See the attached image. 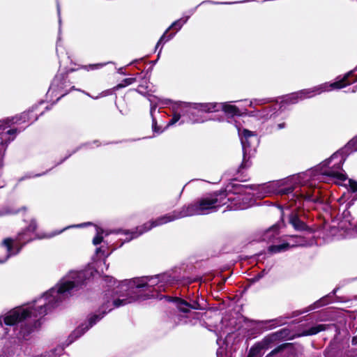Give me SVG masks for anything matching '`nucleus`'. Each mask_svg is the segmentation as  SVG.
Listing matches in <instances>:
<instances>
[{"label":"nucleus","instance_id":"412c9836","mask_svg":"<svg viewBox=\"0 0 357 357\" xmlns=\"http://www.w3.org/2000/svg\"><path fill=\"white\" fill-rule=\"evenodd\" d=\"M220 109H222L227 115H229L231 117L235 116H241V111L239 108L234 105L229 103H222L219 104Z\"/></svg>","mask_w":357,"mask_h":357},{"label":"nucleus","instance_id":"72a5a7b5","mask_svg":"<svg viewBox=\"0 0 357 357\" xmlns=\"http://www.w3.org/2000/svg\"><path fill=\"white\" fill-rule=\"evenodd\" d=\"M357 69V68L354 70H351L348 73H347L346 74L344 75V76L342 77H344L347 74H349L346 79V82H348V84L347 85L349 86L350 84H352L354 83H355L356 82H357V75H356L354 74V71Z\"/></svg>","mask_w":357,"mask_h":357},{"label":"nucleus","instance_id":"8fccbe9b","mask_svg":"<svg viewBox=\"0 0 357 357\" xmlns=\"http://www.w3.org/2000/svg\"><path fill=\"white\" fill-rule=\"evenodd\" d=\"M155 109H156V106H155V105H152V106L151 107V109H150V114H151V119H152L153 117H154V116H153V112H155Z\"/></svg>","mask_w":357,"mask_h":357},{"label":"nucleus","instance_id":"9d476101","mask_svg":"<svg viewBox=\"0 0 357 357\" xmlns=\"http://www.w3.org/2000/svg\"><path fill=\"white\" fill-rule=\"evenodd\" d=\"M241 141L243 148V158L239 169H244L250 166L248 164L249 158H246V153L245 149L247 147H250L253 141H257V135L255 132L245 128L242 131Z\"/></svg>","mask_w":357,"mask_h":357},{"label":"nucleus","instance_id":"f3484780","mask_svg":"<svg viewBox=\"0 0 357 357\" xmlns=\"http://www.w3.org/2000/svg\"><path fill=\"white\" fill-rule=\"evenodd\" d=\"M38 119V114L33 108L29 109L20 114L19 116L15 117V123L22 122L29 123V125L33 123Z\"/></svg>","mask_w":357,"mask_h":357},{"label":"nucleus","instance_id":"cd10ccee","mask_svg":"<svg viewBox=\"0 0 357 357\" xmlns=\"http://www.w3.org/2000/svg\"><path fill=\"white\" fill-rule=\"evenodd\" d=\"M291 248V244L289 243H284L280 245H272L268 248V251L269 253L275 254L282 252L287 250Z\"/></svg>","mask_w":357,"mask_h":357},{"label":"nucleus","instance_id":"c03bdc74","mask_svg":"<svg viewBox=\"0 0 357 357\" xmlns=\"http://www.w3.org/2000/svg\"><path fill=\"white\" fill-rule=\"evenodd\" d=\"M319 194L320 192L314 193L312 202L318 204H323L324 202V198Z\"/></svg>","mask_w":357,"mask_h":357},{"label":"nucleus","instance_id":"20e7f679","mask_svg":"<svg viewBox=\"0 0 357 357\" xmlns=\"http://www.w3.org/2000/svg\"><path fill=\"white\" fill-rule=\"evenodd\" d=\"M75 71V69L71 68L65 72H59L54 76L50 90L59 96L58 100L68 94L71 91L77 90L75 86L73 85L74 82L71 80L70 76Z\"/></svg>","mask_w":357,"mask_h":357},{"label":"nucleus","instance_id":"1a4fd4ad","mask_svg":"<svg viewBox=\"0 0 357 357\" xmlns=\"http://www.w3.org/2000/svg\"><path fill=\"white\" fill-rule=\"evenodd\" d=\"M162 225H163V223L160 217H159L154 220H150L140 226L137 227L135 230H126L124 231V234L126 235L129 234L130 236L129 238L127 237L125 241H130L132 239L137 238L143 234L150 231L152 228Z\"/></svg>","mask_w":357,"mask_h":357},{"label":"nucleus","instance_id":"864d4df0","mask_svg":"<svg viewBox=\"0 0 357 357\" xmlns=\"http://www.w3.org/2000/svg\"><path fill=\"white\" fill-rule=\"evenodd\" d=\"M262 277V274L261 273H259L256 277H255V279L256 280H259V278H261Z\"/></svg>","mask_w":357,"mask_h":357},{"label":"nucleus","instance_id":"f257e3e1","mask_svg":"<svg viewBox=\"0 0 357 357\" xmlns=\"http://www.w3.org/2000/svg\"><path fill=\"white\" fill-rule=\"evenodd\" d=\"M119 290H108L105 296L118 295L119 298L113 301V305L119 307L139 300H146L156 295L150 294L153 288L144 282L143 279H135L127 283H122L119 287Z\"/></svg>","mask_w":357,"mask_h":357},{"label":"nucleus","instance_id":"4c0bfd02","mask_svg":"<svg viewBox=\"0 0 357 357\" xmlns=\"http://www.w3.org/2000/svg\"><path fill=\"white\" fill-rule=\"evenodd\" d=\"M316 192L319 193V190L313 189L312 190V192H307L305 194H301V196L303 199H305L306 201L312 202L314 193H316Z\"/></svg>","mask_w":357,"mask_h":357},{"label":"nucleus","instance_id":"7c9ffc66","mask_svg":"<svg viewBox=\"0 0 357 357\" xmlns=\"http://www.w3.org/2000/svg\"><path fill=\"white\" fill-rule=\"evenodd\" d=\"M293 343H283L282 344H280L277 347H275L274 349H273L266 357H272L273 356L284 351V349L292 347Z\"/></svg>","mask_w":357,"mask_h":357},{"label":"nucleus","instance_id":"2eb2a0df","mask_svg":"<svg viewBox=\"0 0 357 357\" xmlns=\"http://www.w3.org/2000/svg\"><path fill=\"white\" fill-rule=\"evenodd\" d=\"M355 151H357V135L351 139L343 148L334 153L328 159V162L335 160L340 154L344 153L348 156Z\"/></svg>","mask_w":357,"mask_h":357},{"label":"nucleus","instance_id":"37998d69","mask_svg":"<svg viewBox=\"0 0 357 357\" xmlns=\"http://www.w3.org/2000/svg\"><path fill=\"white\" fill-rule=\"evenodd\" d=\"M349 189L352 192H357V181L354 179H349Z\"/></svg>","mask_w":357,"mask_h":357},{"label":"nucleus","instance_id":"5701e85b","mask_svg":"<svg viewBox=\"0 0 357 357\" xmlns=\"http://www.w3.org/2000/svg\"><path fill=\"white\" fill-rule=\"evenodd\" d=\"M195 108L198 109L202 112L209 113L219 111L220 105L216 102L199 103L197 104V106Z\"/></svg>","mask_w":357,"mask_h":357},{"label":"nucleus","instance_id":"e433bc0d","mask_svg":"<svg viewBox=\"0 0 357 357\" xmlns=\"http://www.w3.org/2000/svg\"><path fill=\"white\" fill-rule=\"evenodd\" d=\"M3 244L5 245V247L7 249V251L8 252H13V249L14 247H16L15 246V241H14L12 238H5L3 241Z\"/></svg>","mask_w":357,"mask_h":357},{"label":"nucleus","instance_id":"a19ab883","mask_svg":"<svg viewBox=\"0 0 357 357\" xmlns=\"http://www.w3.org/2000/svg\"><path fill=\"white\" fill-rule=\"evenodd\" d=\"M152 130L153 133L160 134L163 132L162 128L158 125L157 120L155 117L152 118Z\"/></svg>","mask_w":357,"mask_h":357},{"label":"nucleus","instance_id":"de8ad7c7","mask_svg":"<svg viewBox=\"0 0 357 357\" xmlns=\"http://www.w3.org/2000/svg\"><path fill=\"white\" fill-rule=\"evenodd\" d=\"M285 127H286L285 122L280 123L276 125V130H279L284 128Z\"/></svg>","mask_w":357,"mask_h":357},{"label":"nucleus","instance_id":"aec40b11","mask_svg":"<svg viewBox=\"0 0 357 357\" xmlns=\"http://www.w3.org/2000/svg\"><path fill=\"white\" fill-rule=\"evenodd\" d=\"M278 342L273 333L265 336L261 341L258 342L254 344L260 351L264 349H267L272 346L275 342Z\"/></svg>","mask_w":357,"mask_h":357},{"label":"nucleus","instance_id":"393cba45","mask_svg":"<svg viewBox=\"0 0 357 357\" xmlns=\"http://www.w3.org/2000/svg\"><path fill=\"white\" fill-rule=\"evenodd\" d=\"M273 334L278 341L282 340H293L294 337H297V335H291V330L287 328H282L274 332Z\"/></svg>","mask_w":357,"mask_h":357},{"label":"nucleus","instance_id":"f8f14e48","mask_svg":"<svg viewBox=\"0 0 357 357\" xmlns=\"http://www.w3.org/2000/svg\"><path fill=\"white\" fill-rule=\"evenodd\" d=\"M347 155L344 153L338 155L337 158L335 159H339V161L333 165L332 168L326 169L324 172V176L335 178L339 181H344L347 180V176L346 174L337 172L338 169H342V165L347 159Z\"/></svg>","mask_w":357,"mask_h":357},{"label":"nucleus","instance_id":"49530a36","mask_svg":"<svg viewBox=\"0 0 357 357\" xmlns=\"http://www.w3.org/2000/svg\"><path fill=\"white\" fill-rule=\"evenodd\" d=\"M279 229V225L278 224H275L267 230V232L273 231V234H277L278 233Z\"/></svg>","mask_w":357,"mask_h":357},{"label":"nucleus","instance_id":"6ab92c4d","mask_svg":"<svg viewBox=\"0 0 357 357\" xmlns=\"http://www.w3.org/2000/svg\"><path fill=\"white\" fill-rule=\"evenodd\" d=\"M247 189L255 190L252 185H242L239 183H230L227 185V192L233 194H243L246 192Z\"/></svg>","mask_w":357,"mask_h":357},{"label":"nucleus","instance_id":"c756f323","mask_svg":"<svg viewBox=\"0 0 357 357\" xmlns=\"http://www.w3.org/2000/svg\"><path fill=\"white\" fill-rule=\"evenodd\" d=\"M106 313L107 311L104 310L99 314H93L89 319V326H86L83 330H88L89 327H92L97 321L100 320Z\"/></svg>","mask_w":357,"mask_h":357},{"label":"nucleus","instance_id":"5fc2aeb1","mask_svg":"<svg viewBox=\"0 0 357 357\" xmlns=\"http://www.w3.org/2000/svg\"><path fill=\"white\" fill-rule=\"evenodd\" d=\"M75 332L78 333L79 332V329H77Z\"/></svg>","mask_w":357,"mask_h":357},{"label":"nucleus","instance_id":"79ce46f5","mask_svg":"<svg viewBox=\"0 0 357 357\" xmlns=\"http://www.w3.org/2000/svg\"><path fill=\"white\" fill-rule=\"evenodd\" d=\"M181 115L180 113L174 112V114L172 115V119L168 122L167 126H172L174 123H176L181 119Z\"/></svg>","mask_w":357,"mask_h":357},{"label":"nucleus","instance_id":"58836bf2","mask_svg":"<svg viewBox=\"0 0 357 357\" xmlns=\"http://www.w3.org/2000/svg\"><path fill=\"white\" fill-rule=\"evenodd\" d=\"M262 353L254 345L251 347L247 357H261Z\"/></svg>","mask_w":357,"mask_h":357},{"label":"nucleus","instance_id":"7ed1b4c3","mask_svg":"<svg viewBox=\"0 0 357 357\" xmlns=\"http://www.w3.org/2000/svg\"><path fill=\"white\" fill-rule=\"evenodd\" d=\"M227 190H216L206 194L195 202L185 206L188 216L208 215L217 212L229 202Z\"/></svg>","mask_w":357,"mask_h":357},{"label":"nucleus","instance_id":"a18cd8bd","mask_svg":"<svg viewBox=\"0 0 357 357\" xmlns=\"http://www.w3.org/2000/svg\"><path fill=\"white\" fill-rule=\"evenodd\" d=\"M103 241V237L101 234H98L93 239V243L95 245L100 244Z\"/></svg>","mask_w":357,"mask_h":357},{"label":"nucleus","instance_id":"9b49d317","mask_svg":"<svg viewBox=\"0 0 357 357\" xmlns=\"http://www.w3.org/2000/svg\"><path fill=\"white\" fill-rule=\"evenodd\" d=\"M61 232V231L56 232V233H52V234H36L35 238H32L29 235V232L26 231L25 230L22 231V232L19 233L15 238V246L17 248V252L16 253L19 252L20 250L22 249V248L28 243L29 242L33 241L35 238L38 239H43V238H50L53 236H54L56 234H59Z\"/></svg>","mask_w":357,"mask_h":357},{"label":"nucleus","instance_id":"4468645a","mask_svg":"<svg viewBox=\"0 0 357 357\" xmlns=\"http://www.w3.org/2000/svg\"><path fill=\"white\" fill-rule=\"evenodd\" d=\"M289 222L296 231H305L314 233V230L303 221L296 213H291L289 216Z\"/></svg>","mask_w":357,"mask_h":357},{"label":"nucleus","instance_id":"b1692460","mask_svg":"<svg viewBox=\"0 0 357 357\" xmlns=\"http://www.w3.org/2000/svg\"><path fill=\"white\" fill-rule=\"evenodd\" d=\"M299 100H301V96L298 92L291 93L289 96H287L284 99L281 100V102H280V108L285 109L286 107L289 105L296 104Z\"/></svg>","mask_w":357,"mask_h":357},{"label":"nucleus","instance_id":"c9c22d12","mask_svg":"<svg viewBox=\"0 0 357 357\" xmlns=\"http://www.w3.org/2000/svg\"><path fill=\"white\" fill-rule=\"evenodd\" d=\"M294 185H289L287 187H283L280 188L278 190V194L280 195H287L289 194H291L294 191Z\"/></svg>","mask_w":357,"mask_h":357},{"label":"nucleus","instance_id":"39448f33","mask_svg":"<svg viewBox=\"0 0 357 357\" xmlns=\"http://www.w3.org/2000/svg\"><path fill=\"white\" fill-rule=\"evenodd\" d=\"M349 75V74H347L344 77L341 78L337 77V80L332 83L325 82L313 88L303 89L298 91L301 100L312 98L323 92L331 91L332 90H339L346 87L348 84V82H346V79Z\"/></svg>","mask_w":357,"mask_h":357},{"label":"nucleus","instance_id":"ddd939ff","mask_svg":"<svg viewBox=\"0 0 357 357\" xmlns=\"http://www.w3.org/2000/svg\"><path fill=\"white\" fill-rule=\"evenodd\" d=\"M187 19H178L172 24V25L165 31L160 40L157 43L156 48L161 44L172 39L176 33L181 29L183 24L186 22Z\"/></svg>","mask_w":357,"mask_h":357},{"label":"nucleus","instance_id":"f704fd0d","mask_svg":"<svg viewBox=\"0 0 357 357\" xmlns=\"http://www.w3.org/2000/svg\"><path fill=\"white\" fill-rule=\"evenodd\" d=\"M109 62H107V63H94V64H89V65H87V66H82V68H84V70H97V69H99V68H101L102 67H104L105 66H106L107 63H109Z\"/></svg>","mask_w":357,"mask_h":357},{"label":"nucleus","instance_id":"0eeeda50","mask_svg":"<svg viewBox=\"0 0 357 357\" xmlns=\"http://www.w3.org/2000/svg\"><path fill=\"white\" fill-rule=\"evenodd\" d=\"M165 298L168 302L174 303L178 311L183 314L190 313L191 310H204L206 309V305L201 303L199 298L190 302L177 296H167Z\"/></svg>","mask_w":357,"mask_h":357},{"label":"nucleus","instance_id":"6e6552de","mask_svg":"<svg viewBox=\"0 0 357 357\" xmlns=\"http://www.w3.org/2000/svg\"><path fill=\"white\" fill-rule=\"evenodd\" d=\"M32 314L33 312L30 309L17 307L10 310L4 316L3 323L6 326H13L31 317Z\"/></svg>","mask_w":357,"mask_h":357},{"label":"nucleus","instance_id":"a878e982","mask_svg":"<svg viewBox=\"0 0 357 357\" xmlns=\"http://www.w3.org/2000/svg\"><path fill=\"white\" fill-rule=\"evenodd\" d=\"M40 320H36L33 324H25L22 325L21 327L20 333L23 335V337L28 336L30 335L35 329L40 327Z\"/></svg>","mask_w":357,"mask_h":357},{"label":"nucleus","instance_id":"bb28decb","mask_svg":"<svg viewBox=\"0 0 357 357\" xmlns=\"http://www.w3.org/2000/svg\"><path fill=\"white\" fill-rule=\"evenodd\" d=\"M290 238L293 241L292 245H291V248L297 246L306 247L309 245V242L307 239L303 236L291 235L290 236Z\"/></svg>","mask_w":357,"mask_h":357},{"label":"nucleus","instance_id":"f03ea898","mask_svg":"<svg viewBox=\"0 0 357 357\" xmlns=\"http://www.w3.org/2000/svg\"><path fill=\"white\" fill-rule=\"evenodd\" d=\"M91 278H92V273L89 271H81L75 273L72 275V280L66 281L59 285L56 296H52L47 303L38 307L36 310V314L34 316L37 317L38 314L44 316L47 314L48 311L59 305V303L61 302L60 296L61 295L65 294H71L73 291L79 290L86 285V281L90 280Z\"/></svg>","mask_w":357,"mask_h":357},{"label":"nucleus","instance_id":"09e8293b","mask_svg":"<svg viewBox=\"0 0 357 357\" xmlns=\"http://www.w3.org/2000/svg\"><path fill=\"white\" fill-rule=\"evenodd\" d=\"M181 112L184 114V112L188 113H193V111L191 108L188 107H185V108H181Z\"/></svg>","mask_w":357,"mask_h":357},{"label":"nucleus","instance_id":"a211bd4d","mask_svg":"<svg viewBox=\"0 0 357 357\" xmlns=\"http://www.w3.org/2000/svg\"><path fill=\"white\" fill-rule=\"evenodd\" d=\"M255 322L266 331L272 330L285 324L282 317L264 321H255Z\"/></svg>","mask_w":357,"mask_h":357},{"label":"nucleus","instance_id":"c85d7f7f","mask_svg":"<svg viewBox=\"0 0 357 357\" xmlns=\"http://www.w3.org/2000/svg\"><path fill=\"white\" fill-rule=\"evenodd\" d=\"M326 304H327V303L326 301L325 298H320L319 300L317 301L312 305H309L307 307H306V308L303 309L302 311L299 312L298 314H301L313 310L316 308H319L321 306H324Z\"/></svg>","mask_w":357,"mask_h":357},{"label":"nucleus","instance_id":"423d86ee","mask_svg":"<svg viewBox=\"0 0 357 357\" xmlns=\"http://www.w3.org/2000/svg\"><path fill=\"white\" fill-rule=\"evenodd\" d=\"M5 126L0 125V177L3 172V158L8 144L13 141L20 132L17 128H11L5 131Z\"/></svg>","mask_w":357,"mask_h":357},{"label":"nucleus","instance_id":"473e14b6","mask_svg":"<svg viewBox=\"0 0 357 357\" xmlns=\"http://www.w3.org/2000/svg\"><path fill=\"white\" fill-rule=\"evenodd\" d=\"M137 79L135 77H129L125 78L122 80V82L118 84L114 89H119L126 87V86L130 85L136 82Z\"/></svg>","mask_w":357,"mask_h":357},{"label":"nucleus","instance_id":"ea45409f","mask_svg":"<svg viewBox=\"0 0 357 357\" xmlns=\"http://www.w3.org/2000/svg\"><path fill=\"white\" fill-rule=\"evenodd\" d=\"M38 228V224L35 219L31 220L29 225L26 227V228L24 229L27 232H31L34 233Z\"/></svg>","mask_w":357,"mask_h":357},{"label":"nucleus","instance_id":"6e6d98bb","mask_svg":"<svg viewBox=\"0 0 357 357\" xmlns=\"http://www.w3.org/2000/svg\"><path fill=\"white\" fill-rule=\"evenodd\" d=\"M0 326H3V324H2V321L0 319Z\"/></svg>","mask_w":357,"mask_h":357},{"label":"nucleus","instance_id":"4be33fe9","mask_svg":"<svg viewBox=\"0 0 357 357\" xmlns=\"http://www.w3.org/2000/svg\"><path fill=\"white\" fill-rule=\"evenodd\" d=\"M328 328V325L326 324H317L314 326H312L307 330L303 331L301 333L297 335V337L302 336H310L314 335L319 332L324 331Z\"/></svg>","mask_w":357,"mask_h":357},{"label":"nucleus","instance_id":"dca6fc26","mask_svg":"<svg viewBox=\"0 0 357 357\" xmlns=\"http://www.w3.org/2000/svg\"><path fill=\"white\" fill-rule=\"evenodd\" d=\"M185 217H188V214L185 206H183L179 210H175L172 211V213H171L165 214L162 216H160V218L162 220V223L165 224Z\"/></svg>","mask_w":357,"mask_h":357},{"label":"nucleus","instance_id":"3c124183","mask_svg":"<svg viewBox=\"0 0 357 357\" xmlns=\"http://www.w3.org/2000/svg\"><path fill=\"white\" fill-rule=\"evenodd\" d=\"M351 343L353 345H355L357 344V337H354L352 338Z\"/></svg>","mask_w":357,"mask_h":357},{"label":"nucleus","instance_id":"2f4dec72","mask_svg":"<svg viewBox=\"0 0 357 357\" xmlns=\"http://www.w3.org/2000/svg\"><path fill=\"white\" fill-rule=\"evenodd\" d=\"M293 343H283L282 344H280L277 347H275L274 349H273L266 357H272L273 356L284 351V349L292 347Z\"/></svg>","mask_w":357,"mask_h":357},{"label":"nucleus","instance_id":"603ef678","mask_svg":"<svg viewBox=\"0 0 357 357\" xmlns=\"http://www.w3.org/2000/svg\"><path fill=\"white\" fill-rule=\"evenodd\" d=\"M21 210H26V207H22L20 209H17V210L13 211V213L16 214V213H19Z\"/></svg>","mask_w":357,"mask_h":357}]
</instances>
